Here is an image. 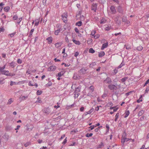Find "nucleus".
<instances>
[{"label": "nucleus", "instance_id": "obj_1", "mask_svg": "<svg viewBox=\"0 0 149 149\" xmlns=\"http://www.w3.org/2000/svg\"><path fill=\"white\" fill-rule=\"evenodd\" d=\"M108 87L111 90H116L118 88L116 86L111 84L109 85Z\"/></svg>", "mask_w": 149, "mask_h": 149}, {"label": "nucleus", "instance_id": "obj_2", "mask_svg": "<svg viewBox=\"0 0 149 149\" xmlns=\"http://www.w3.org/2000/svg\"><path fill=\"white\" fill-rule=\"evenodd\" d=\"M68 16L67 13H65L62 15V19L63 20V22L65 23H66L67 22V17Z\"/></svg>", "mask_w": 149, "mask_h": 149}, {"label": "nucleus", "instance_id": "obj_3", "mask_svg": "<svg viewBox=\"0 0 149 149\" xmlns=\"http://www.w3.org/2000/svg\"><path fill=\"white\" fill-rule=\"evenodd\" d=\"M8 136L6 134H5L3 136L1 140L4 142L6 143L8 141Z\"/></svg>", "mask_w": 149, "mask_h": 149}, {"label": "nucleus", "instance_id": "obj_4", "mask_svg": "<svg viewBox=\"0 0 149 149\" xmlns=\"http://www.w3.org/2000/svg\"><path fill=\"white\" fill-rule=\"evenodd\" d=\"M117 10L120 13L123 14L125 13L124 9L120 6L118 7Z\"/></svg>", "mask_w": 149, "mask_h": 149}, {"label": "nucleus", "instance_id": "obj_5", "mask_svg": "<svg viewBox=\"0 0 149 149\" xmlns=\"http://www.w3.org/2000/svg\"><path fill=\"white\" fill-rule=\"evenodd\" d=\"M43 111L46 115L49 114L51 112L50 109L48 108L44 109L43 110Z\"/></svg>", "mask_w": 149, "mask_h": 149}, {"label": "nucleus", "instance_id": "obj_6", "mask_svg": "<svg viewBox=\"0 0 149 149\" xmlns=\"http://www.w3.org/2000/svg\"><path fill=\"white\" fill-rule=\"evenodd\" d=\"M97 4L96 3H93L91 7V10H94L95 12L97 10Z\"/></svg>", "mask_w": 149, "mask_h": 149}, {"label": "nucleus", "instance_id": "obj_7", "mask_svg": "<svg viewBox=\"0 0 149 149\" xmlns=\"http://www.w3.org/2000/svg\"><path fill=\"white\" fill-rule=\"evenodd\" d=\"M56 68V67L55 66H51L48 68V70L49 71H54L55 70Z\"/></svg>", "mask_w": 149, "mask_h": 149}, {"label": "nucleus", "instance_id": "obj_8", "mask_svg": "<svg viewBox=\"0 0 149 149\" xmlns=\"http://www.w3.org/2000/svg\"><path fill=\"white\" fill-rule=\"evenodd\" d=\"M104 81L106 82L107 84H110L112 82V80L110 77H107L106 79L104 80Z\"/></svg>", "mask_w": 149, "mask_h": 149}, {"label": "nucleus", "instance_id": "obj_9", "mask_svg": "<svg viewBox=\"0 0 149 149\" xmlns=\"http://www.w3.org/2000/svg\"><path fill=\"white\" fill-rule=\"evenodd\" d=\"M46 40H47V42L49 44H51L52 43V40H53V38L51 36L48 37L46 39Z\"/></svg>", "mask_w": 149, "mask_h": 149}, {"label": "nucleus", "instance_id": "obj_10", "mask_svg": "<svg viewBox=\"0 0 149 149\" xmlns=\"http://www.w3.org/2000/svg\"><path fill=\"white\" fill-rule=\"evenodd\" d=\"M111 12L112 14H115L116 12L115 8L113 6H111L110 8Z\"/></svg>", "mask_w": 149, "mask_h": 149}, {"label": "nucleus", "instance_id": "obj_11", "mask_svg": "<svg viewBox=\"0 0 149 149\" xmlns=\"http://www.w3.org/2000/svg\"><path fill=\"white\" fill-rule=\"evenodd\" d=\"M129 140V138L123 137L121 139V143H122L124 145V144L125 142H127Z\"/></svg>", "mask_w": 149, "mask_h": 149}, {"label": "nucleus", "instance_id": "obj_12", "mask_svg": "<svg viewBox=\"0 0 149 149\" xmlns=\"http://www.w3.org/2000/svg\"><path fill=\"white\" fill-rule=\"evenodd\" d=\"M33 128V126L31 125H27V130L29 131H31Z\"/></svg>", "mask_w": 149, "mask_h": 149}, {"label": "nucleus", "instance_id": "obj_13", "mask_svg": "<svg viewBox=\"0 0 149 149\" xmlns=\"http://www.w3.org/2000/svg\"><path fill=\"white\" fill-rule=\"evenodd\" d=\"M108 46V43L107 42L103 44L101 47V49L103 50L104 48H107Z\"/></svg>", "mask_w": 149, "mask_h": 149}, {"label": "nucleus", "instance_id": "obj_14", "mask_svg": "<svg viewBox=\"0 0 149 149\" xmlns=\"http://www.w3.org/2000/svg\"><path fill=\"white\" fill-rule=\"evenodd\" d=\"M62 45V42H59L56 43L55 44V47H56L57 48H58L59 47H61Z\"/></svg>", "mask_w": 149, "mask_h": 149}, {"label": "nucleus", "instance_id": "obj_15", "mask_svg": "<svg viewBox=\"0 0 149 149\" xmlns=\"http://www.w3.org/2000/svg\"><path fill=\"white\" fill-rule=\"evenodd\" d=\"M72 41L74 43L77 45H80L81 44V42L79 41L76 40L74 39L72 40Z\"/></svg>", "mask_w": 149, "mask_h": 149}, {"label": "nucleus", "instance_id": "obj_16", "mask_svg": "<svg viewBox=\"0 0 149 149\" xmlns=\"http://www.w3.org/2000/svg\"><path fill=\"white\" fill-rule=\"evenodd\" d=\"M87 69L84 68H83L80 70L81 72L83 74H84L86 73Z\"/></svg>", "mask_w": 149, "mask_h": 149}, {"label": "nucleus", "instance_id": "obj_17", "mask_svg": "<svg viewBox=\"0 0 149 149\" xmlns=\"http://www.w3.org/2000/svg\"><path fill=\"white\" fill-rule=\"evenodd\" d=\"M10 66L13 68H14L15 66V62L13 61L9 63Z\"/></svg>", "mask_w": 149, "mask_h": 149}, {"label": "nucleus", "instance_id": "obj_18", "mask_svg": "<svg viewBox=\"0 0 149 149\" xmlns=\"http://www.w3.org/2000/svg\"><path fill=\"white\" fill-rule=\"evenodd\" d=\"M98 54V56L99 57H101L105 55V53L103 51H102L100 52H99Z\"/></svg>", "mask_w": 149, "mask_h": 149}, {"label": "nucleus", "instance_id": "obj_19", "mask_svg": "<svg viewBox=\"0 0 149 149\" xmlns=\"http://www.w3.org/2000/svg\"><path fill=\"white\" fill-rule=\"evenodd\" d=\"M73 78L75 79H80V77L77 74H74L73 77Z\"/></svg>", "mask_w": 149, "mask_h": 149}, {"label": "nucleus", "instance_id": "obj_20", "mask_svg": "<svg viewBox=\"0 0 149 149\" xmlns=\"http://www.w3.org/2000/svg\"><path fill=\"white\" fill-rule=\"evenodd\" d=\"M28 97V96H21L20 97L19 99L22 100H25Z\"/></svg>", "mask_w": 149, "mask_h": 149}, {"label": "nucleus", "instance_id": "obj_21", "mask_svg": "<svg viewBox=\"0 0 149 149\" xmlns=\"http://www.w3.org/2000/svg\"><path fill=\"white\" fill-rule=\"evenodd\" d=\"M22 19V17L19 18L18 20L17 21V22L16 23V26H18L19 25Z\"/></svg>", "mask_w": 149, "mask_h": 149}, {"label": "nucleus", "instance_id": "obj_22", "mask_svg": "<svg viewBox=\"0 0 149 149\" xmlns=\"http://www.w3.org/2000/svg\"><path fill=\"white\" fill-rule=\"evenodd\" d=\"M107 20L104 18H102L100 21V23L101 24H104L106 23Z\"/></svg>", "mask_w": 149, "mask_h": 149}, {"label": "nucleus", "instance_id": "obj_23", "mask_svg": "<svg viewBox=\"0 0 149 149\" xmlns=\"http://www.w3.org/2000/svg\"><path fill=\"white\" fill-rule=\"evenodd\" d=\"M128 79V77H125L121 79L120 80V81L123 83L127 79Z\"/></svg>", "mask_w": 149, "mask_h": 149}, {"label": "nucleus", "instance_id": "obj_24", "mask_svg": "<svg viewBox=\"0 0 149 149\" xmlns=\"http://www.w3.org/2000/svg\"><path fill=\"white\" fill-rule=\"evenodd\" d=\"M82 24V22L81 21H79L76 23V25L78 26H81Z\"/></svg>", "mask_w": 149, "mask_h": 149}, {"label": "nucleus", "instance_id": "obj_25", "mask_svg": "<svg viewBox=\"0 0 149 149\" xmlns=\"http://www.w3.org/2000/svg\"><path fill=\"white\" fill-rule=\"evenodd\" d=\"M130 114V111L129 110L126 111L125 112V115L124 116L125 118H126L129 116Z\"/></svg>", "mask_w": 149, "mask_h": 149}, {"label": "nucleus", "instance_id": "obj_26", "mask_svg": "<svg viewBox=\"0 0 149 149\" xmlns=\"http://www.w3.org/2000/svg\"><path fill=\"white\" fill-rule=\"evenodd\" d=\"M9 72L8 70H4L2 74L7 76V75L8 74Z\"/></svg>", "mask_w": 149, "mask_h": 149}, {"label": "nucleus", "instance_id": "obj_27", "mask_svg": "<svg viewBox=\"0 0 149 149\" xmlns=\"http://www.w3.org/2000/svg\"><path fill=\"white\" fill-rule=\"evenodd\" d=\"M104 146V143L103 142H102L97 147V148H102V147Z\"/></svg>", "mask_w": 149, "mask_h": 149}, {"label": "nucleus", "instance_id": "obj_28", "mask_svg": "<svg viewBox=\"0 0 149 149\" xmlns=\"http://www.w3.org/2000/svg\"><path fill=\"white\" fill-rule=\"evenodd\" d=\"M64 74V73L63 72H60L56 74V76L61 77Z\"/></svg>", "mask_w": 149, "mask_h": 149}, {"label": "nucleus", "instance_id": "obj_29", "mask_svg": "<svg viewBox=\"0 0 149 149\" xmlns=\"http://www.w3.org/2000/svg\"><path fill=\"white\" fill-rule=\"evenodd\" d=\"M60 29H57L54 32V34L56 35H58L60 31Z\"/></svg>", "mask_w": 149, "mask_h": 149}, {"label": "nucleus", "instance_id": "obj_30", "mask_svg": "<svg viewBox=\"0 0 149 149\" xmlns=\"http://www.w3.org/2000/svg\"><path fill=\"white\" fill-rule=\"evenodd\" d=\"M34 31V29H32L30 32V33H29V36L30 37H31L32 35V34H33V32Z\"/></svg>", "mask_w": 149, "mask_h": 149}, {"label": "nucleus", "instance_id": "obj_31", "mask_svg": "<svg viewBox=\"0 0 149 149\" xmlns=\"http://www.w3.org/2000/svg\"><path fill=\"white\" fill-rule=\"evenodd\" d=\"M10 9V7L9 6H6L4 8V10L6 12H8Z\"/></svg>", "mask_w": 149, "mask_h": 149}, {"label": "nucleus", "instance_id": "obj_32", "mask_svg": "<svg viewBox=\"0 0 149 149\" xmlns=\"http://www.w3.org/2000/svg\"><path fill=\"white\" fill-rule=\"evenodd\" d=\"M144 113V111L143 110H141L139 112L138 115L139 116H141L143 113Z\"/></svg>", "mask_w": 149, "mask_h": 149}, {"label": "nucleus", "instance_id": "obj_33", "mask_svg": "<svg viewBox=\"0 0 149 149\" xmlns=\"http://www.w3.org/2000/svg\"><path fill=\"white\" fill-rule=\"evenodd\" d=\"M125 65L124 63L123 62H122V63L120 64L119 65L118 67L117 68V69H119L121 68L123 66Z\"/></svg>", "mask_w": 149, "mask_h": 149}, {"label": "nucleus", "instance_id": "obj_34", "mask_svg": "<svg viewBox=\"0 0 149 149\" xmlns=\"http://www.w3.org/2000/svg\"><path fill=\"white\" fill-rule=\"evenodd\" d=\"M89 52L90 53H94L95 52V51L92 48H90L89 49Z\"/></svg>", "mask_w": 149, "mask_h": 149}, {"label": "nucleus", "instance_id": "obj_35", "mask_svg": "<svg viewBox=\"0 0 149 149\" xmlns=\"http://www.w3.org/2000/svg\"><path fill=\"white\" fill-rule=\"evenodd\" d=\"M93 134L92 133H90L89 134L88 133L86 135V136L87 137H91V136H92L93 135Z\"/></svg>", "mask_w": 149, "mask_h": 149}, {"label": "nucleus", "instance_id": "obj_36", "mask_svg": "<svg viewBox=\"0 0 149 149\" xmlns=\"http://www.w3.org/2000/svg\"><path fill=\"white\" fill-rule=\"evenodd\" d=\"M35 26H37L39 22V21L38 19H36V20H35Z\"/></svg>", "mask_w": 149, "mask_h": 149}, {"label": "nucleus", "instance_id": "obj_37", "mask_svg": "<svg viewBox=\"0 0 149 149\" xmlns=\"http://www.w3.org/2000/svg\"><path fill=\"white\" fill-rule=\"evenodd\" d=\"M119 116V113H117L115 116V119L114 120L115 121H117V119H118Z\"/></svg>", "mask_w": 149, "mask_h": 149}, {"label": "nucleus", "instance_id": "obj_38", "mask_svg": "<svg viewBox=\"0 0 149 149\" xmlns=\"http://www.w3.org/2000/svg\"><path fill=\"white\" fill-rule=\"evenodd\" d=\"M52 83L50 81H49L48 83H47L46 85V86H50L52 85Z\"/></svg>", "mask_w": 149, "mask_h": 149}, {"label": "nucleus", "instance_id": "obj_39", "mask_svg": "<svg viewBox=\"0 0 149 149\" xmlns=\"http://www.w3.org/2000/svg\"><path fill=\"white\" fill-rule=\"evenodd\" d=\"M79 93H78L76 92L75 93L74 95V97L75 98H77L79 95Z\"/></svg>", "mask_w": 149, "mask_h": 149}, {"label": "nucleus", "instance_id": "obj_40", "mask_svg": "<svg viewBox=\"0 0 149 149\" xmlns=\"http://www.w3.org/2000/svg\"><path fill=\"white\" fill-rule=\"evenodd\" d=\"M42 91H41L38 90L37 91L36 94L37 95H40L42 94Z\"/></svg>", "mask_w": 149, "mask_h": 149}, {"label": "nucleus", "instance_id": "obj_41", "mask_svg": "<svg viewBox=\"0 0 149 149\" xmlns=\"http://www.w3.org/2000/svg\"><path fill=\"white\" fill-rule=\"evenodd\" d=\"M18 17V16L16 15H15L13 16V20H16L17 19Z\"/></svg>", "mask_w": 149, "mask_h": 149}, {"label": "nucleus", "instance_id": "obj_42", "mask_svg": "<svg viewBox=\"0 0 149 149\" xmlns=\"http://www.w3.org/2000/svg\"><path fill=\"white\" fill-rule=\"evenodd\" d=\"M127 20V19L126 17H123L122 21L123 22H126Z\"/></svg>", "mask_w": 149, "mask_h": 149}, {"label": "nucleus", "instance_id": "obj_43", "mask_svg": "<svg viewBox=\"0 0 149 149\" xmlns=\"http://www.w3.org/2000/svg\"><path fill=\"white\" fill-rule=\"evenodd\" d=\"M80 87L79 86L77 87L76 88L75 91V92H79L80 91Z\"/></svg>", "mask_w": 149, "mask_h": 149}, {"label": "nucleus", "instance_id": "obj_44", "mask_svg": "<svg viewBox=\"0 0 149 149\" xmlns=\"http://www.w3.org/2000/svg\"><path fill=\"white\" fill-rule=\"evenodd\" d=\"M143 49V47L141 46H138L137 47V50L140 51L141 50Z\"/></svg>", "mask_w": 149, "mask_h": 149}, {"label": "nucleus", "instance_id": "obj_45", "mask_svg": "<svg viewBox=\"0 0 149 149\" xmlns=\"http://www.w3.org/2000/svg\"><path fill=\"white\" fill-rule=\"evenodd\" d=\"M4 83V79H1L0 78V84H3Z\"/></svg>", "mask_w": 149, "mask_h": 149}, {"label": "nucleus", "instance_id": "obj_46", "mask_svg": "<svg viewBox=\"0 0 149 149\" xmlns=\"http://www.w3.org/2000/svg\"><path fill=\"white\" fill-rule=\"evenodd\" d=\"M96 33V31L95 30L93 31L91 33V35H92L93 36H95V34Z\"/></svg>", "mask_w": 149, "mask_h": 149}, {"label": "nucleus", "instance_id": "obj_47", "mask_svg": "<svg viewBox=\"0 0 149 149\" xmlns=\"http://www.w3.org/2000/svg\"><path fill=\"white\" fill-rule=\"evenodd\" d=\"M17 62L18 63L21 64L22 62V61L20 59L18 58L17 60Z\"/></svg>", "mask_w": 149, "mask_h": 149}, {"label": "nucleus", "instance_id": "obj_48", "mask_svg": "<svg viewBox=\"0 0 149 149\" xmlns=\"http://www.w3.org/2000/svg\"><path fill=\"white\" fill-rule=\"evenodd\" d=\"M15 75V74H12L11 73H9L7 75V76H10L11 77H12V76H13Z\"/></svg>", "mask_w": 149, "mask_h": 149}, {"label": "nucleus", "instance_id": "obj_49", "mask_svg": "<svg viewBox=\"0 0 149 149\" xmlns=\"http://www.w3.org/2000/svg\"><path fill=\"white\" fill-rule=\"evenodd\" d=\"M16 84V83L15 82H13L12 81H11L10 82V85L11 86H12L14 84Z\"/></svg>", "mask_w": 149, "mask_h": 149}, {"label": "nucleus", "instance_id": "obj_50", "mask_svg": "<svg viewBox=\"0 0 149 149\" xmlns=\"http://www.w3.org/2000/svg\"><path fill=\"white\" fill-rule=\"evenodd\" d=\"M99 37H100V35L98 34H97V35H95L94 36V38L95 39L98 38Z\"/></svg>", "mask_w": 149, "mask_h": 149}, {"label": "nucleus", "instance_id": "obj_51", "mask_svg": "<svg viewBox=\"0 0 149 149\" xmlns=\"http://www.w3.org/2000/svg\"><path fill=\"white\" fill-rule=\"evenodd\" d=\"M38 100H37L35 102L36 103H41L42 102V101L41 100H39L38 98Z\"/></svg>", "mask_w": 149, "mask_h": 149}, {"label": "nucleus", "instance_id": "obj_52", "mask_svg": "<svg viewBox=\"0 0 149 149\" xmlns=\"http://www.w3.org/2000/svg\"><path fill=\"white\" fill-rule=\"evenodd\" d=\"M117 68H115L113 72H114L115 74H116L118 72V70Z\"/></svg>", "mask_w": 149, "mask_h": 149}, {"label": "nucleus", "instance_id": "obj_53", "mask_svg": "<svg viewBox=\"0 0 149 149\" xmlns=\"http://www.w3.org/2000/svg\"><path fill=\"white\" fill-rule=\"evenodd\" d=\"M4 69L1 67H0V73H2L4 71Z\"/></svg>", "mask_w": 149, "mask_h": 149}, {"label": "nucleus", "instance_id": "obj_54", "mask_svg": "<svg viewBox=\"0 0 149 149\" xmlns=\"http://www.w3.org/2000/svg\"><path fill=\"white\" fill-rule=\"evenodd\" d=\"M12 102V99L11 98L10 99L8 100V104H10Z\"/></svg>", "mask_w": 149, "mask_h": 149}, {"label": "nucleus", "instance_id": "obj_55", "mask_svg": "<svg viewBox=\"0 0 149 149\" xmlns=\"http://www.w3.org/2000/svg\"><path fill=\"white\" fill-rule=\"evenodd\" d=\"M66 138H66L63 141V142L62 143L63 145L65 144L66 143V142H67V140H66Z\"/></svg>", "mask_w": 149, "mask_h": 149}, {"label": "nucleus", "instance_id": "obj_56", "mask_svg": "<svg viewBox=\"0 0 149 149\" xmlns=\"http://www.w3.org/2000/svg\"><path fill=\"white\" fill-rule=\"evenodd\" d=\"M94 127H95L94 125H92L91 126H90L89 127V128H90V130H93V129H94Z\"/></svg>", "mask_w": 149, "mask_h": 149}, {"label": "nucleus", "instance_id": "obj_57", "mask_svg": "<svg viewBox=\"0 0 149 149\" xmlns=\"http://www.w3.org/2000/svg\"><path fill=\"white\" fill-rule=\"evenodd\" d=\"M79 55V53L78 52H76L74 54V56L76 57Z\"/></svg>", "mask_w": 149, "mask_h": 149}, {"label": "nucleus", "instance_id": "obj_58", "mask_svg": "<svg viewBox=\"0 0 149 149\" xmlns=\"http://www.w3.org/2000/svg\"><path fill=\"white\" fill-rule=\"evenodd\" d=\"M65 41L67 43H69V40L67 37L66 36L65 37Z\"/></svg>", "mask_w": 149, "mask_h": 149}, {"label": "nucleus", "instance_id": "obj_59", "mask_svg": "<svg viewBox=\"0 0 149 149\" xmlns=\"http://www.w3.org/2000/svg\"><path fill=\"white\" fill-rule=\"evenodd\" d=\"M149 82V79H148L146 82L144 84V85L143 86H145Z\"/></svg>", "mask_w": 149, "mask_h": 149}, {"label": "nucleus", "instance_id": "obj_60", "mask_svg": "<svg viewBox=\"0 0 149 149\" xmlns=\"http://www.w3.org/2000/svg\"><path fill=\"white\" fill-rule=\"evenodd\" d=\"M65 135L64 134V135H62L61 136V138L60 139H59V140L60 141L61 140H62L64 138H65Z\"/></svg>", "mask_w": 149, "mask_h": 149}, {"label": "nucleus", "instance_id": "obj_61", "mask_svg": "<svg viewBox=\"0 0 149 149\" xmlns=\"http://www.w3.org/2000/svg\"><path fill=\"white\" fill-rule=\"evenodd\" d=\"M89 89L91 90L92 92L94 91V87L93 86H91L89 88Z\"/></svg>", "mask_w": 149, "mask_h": 149}, {"label": "nucleus", "instance_id": "obj_62", "mask_svg": "<svg viewBox=\"0 0 149 149\" xmlns=\"http://www.w3.org/2000/svg\"><path fill=\"white\" fill-rule=\"evenodd\" d=\"M84 110V107H81L80 109V110L81 111H83Z\"/></svg>", "mask_w": 149, "mask_h": 149}, {"label": "nucleus", "instance_id": "obj_63", "mask_svg": "<svg viewBox=\"0 0 149 149\" xmlns=\"http://www.w3.org/2000/svg\"><path fill=\"white\" fill-rule=\"evenodd\" d=\"M4 29L3 27L0 28V33L4 31Z\"/></svg>", "mask_w": 149, "mask_h": 149}, {"label": "nucleus", "instance_id": "obj_64", "mask_svg": "<svg viewBox=\"0 0 149 149\" xmlns=\"http://www.w3.org/2000/svg\"><path fill=\"white\" fill-rule=\"evenodd\" d=\"M74 30L76 33H79V30L77 28H75L74 29Z\"/></svg>", "mask_w": 149, "mask_h": 149}]
</instances>
